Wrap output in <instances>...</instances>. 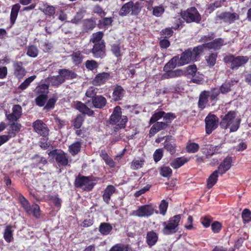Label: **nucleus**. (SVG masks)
Here are the masks:
<instances>
[{
  "mask_svg": "<svg viewBox=\"0 0 251 251\" xmlns=\"http://www.w3.org/2000/svg\"><path fill=\"white\" fill-rule=\"evenodd\" d=\"M201 49V47H199L198 46L194 47L193 49H188L185 50L181 53L180 57L178 56V66L187 64L191 61L193 62L197 61L202 53Z\"/></svg>",
  "mask_w": 251,
  "mask_h": 251,
  "instance_id": "f257e3e1",
  "label": "nucleus"
},
{
  "mask_svg": "<svg viewBox=\"0 0 251 251\" xmlns=\"http://www.w3.org/2000/svg\"><path fill=\"white\" fill-rule=\"evenodd\" d=\"M240 122L235 112L230 111L223 118L220 125L223 128H229L230 132H234L238 129Z\"/></svg>",
  "mask_w": 251,
  "mask_h": 251,
  "instance_id": "f03ea898",
  "label": "nucleus"
},
{
  "mask_svg": "<svg viewBox=\"0 0 251 251\" xmlns=\"http://www.w3.org/2000/svg\"><path fill=\"white\" fill-rule=\"evenodd\" d=\"M180 219V215H177L170 218L167 223L164 222L163 223L164 226L163 229V233L169 235L176 232L177 230V227Z\"/></svg>",
  "mask_w": 251,
  "mask_h": 251,
  "instance_id": "7ed1b4c3",
  "label": "nucleus"
},
{
  "mask_svg": "<svg viewBox=\"0 0 251 251\" xmlns=\"http://www.w3.org/2000/svg\"><path fill=\"white\" fill-rule=\"evenodd\" d=\"M121 113V107L116 106L110 117V123L116 125L120 128L125 127L127 120L126 117L122 116Z\"/></svg>",
  "mask_w": 251,
  "mask_h": 251,
  "instance_id": "20e7f679",
  "label": "nucleus"
},
{
  "mask_svg": "<svg viewBox=\"0 0 251 251\" xmlns=\"http://www.w3.org/2000/svg\"><path fill=\"white\" fill-rule=\"evenodd\" d=\"M249 60L247 56H238L234 57L233 55H227L224 58V61L226 63H231V68L237 69L239 67L246 64Z\"/></svg>",
  "mask_w": 251,
  "mask_h": 251,
  "instance_id": "39448f33",
  "label": "nucleus"
},
{
  "mask_svg": "<svg viewBox=\"0 0 251 251\" xmlns=\"http://www.w3.org/2000/svg\"><path fill=\"white\" fill-rule=\"evenodd\" d=\"M181 17L187 23H199L201 20V15L195 7H191L182 12Z\"/></svg>",
  "mask_w": 251,
  "mask_h": 251,
  "instance_id": "423d86ee",
  "label": "nucleus"
},
{
  "mask_svg": "<svg viewBox=\"0 0 251 251\" xmlns=\"http://www.w3.org/2000/svg\"><path fill=\"white\" fill-rule=\"evenodd\" d=\"M218 118L214 115H208L205 119V130L208 134H210L218 126Z\"/></svg>",
  "mask_w": 251,
  "mask_h": 251,
  "instance_id": "0eeeda50",
  "label": "nucleus"
},
{
  "mask_svg": "<svg viewBox=\"0 0 251 251\" xmlns=\"http://www.w3.org/2000/svg\"><path fill=\"white\" fill-rule=\"evenodd\" d=\"M154 213V208L151 205H145L140 206L137 210L133 211L132 214L139 217H149Z\"/></svg>",
  "mask_w": 251,
  "mask_h": 251,
  "instance_id": "6e6552de",
  "label": "nucleus"
},
{
  "mask_svg": "<svg viewBox=\"0 0 251 251\" xmlns=\"http://www.w3.org/2000/svg\"><path fill=\"white\" fill-rule=\"evenodd\" d=\"M239 19V15L236 13L223 12L217 14L215 20L216 21H223L224 22L231 23Z\"/></svg>",
  "mask_w": 251,
  "mask_h": 251,
  "instance_id": "1a4fd4ad",
  "label": "nucleus"
},
{
  "mask_svg": "<svg viewBox=\"0 0 251 251\" xmlns=\"http://www.w3.org/2000/svg\"><path fill=\"white\" fill-rule=\"evenodd\" d=\"M75 185L85 190H90L94 187V184L88 177L80 176L75 180Z\"/></svg>",
  "mask_w": 251,
  "mask_h": 251,
  "instance_id": "9d476101",
  "label": "nucleus"
},
{
  "mask_svg": "<svg viewBox=\"0 0 251 251\" xmlns=\"http://www.w3.org/2000/svg\"><path fill=\"white\" fill-rule=\"evenodd\" d=\"M49 155L55 157L57 163L61 165L65 166L68 164V159L67 154L62 151H50Z\"/></svg>",
  "mask_w": 251,
  "mask_h": 251,
  "instance_id": "9b49d317",
  "label": "nucleus"
},
{
  "mask_svg": "<svg viewBox=\"0 0 251 251\" xmlns=\"http://www.w3.org/2000/svg\"><path fill=\"white\" fill-rule=\"evenodd\" d=\"M224 45V40L221 38H218L214 40L213 42L205 43L202 45L199 46L201 47V53L205 49H214L215 50L220 49Z\"/></svg>",
  "mask_w": 251,
  "mask_h": 251,
  "instance_id": "f8f14e48",
  "label": "nucleus"
},
{
  "mask_svg": "<svg viewBox=\"0 0 251 251\" xmlns=\"http://www.w3.org/2000/svg\"><path fill=\"white\" fill-rule=\"evenodd\" d=\"M105 45L103 42L96 43L92 50V52L95 57L102 58L104 55Z\"/></svg>",
  "mask_w": 251,
  "mask_h": 251,
  "instance_id": "ddd939ff",
  "label": "nucleus"
},
{
  "mask_svg": "<svg viewBox=\"0 0 251 251\" xmlns=\"http://www.w3.org/2000/svg\"><path fill=\"white\" fill-rule=\"evenodd\" d=\"M33 127L35 131L42 135L46 136L48 134V130L46 125L40 120H37L33 124Z\"/></svg>",
  "mask_w": 251,
  "mask_h": 251,
  "instance_id": "4468645a",
  "label": "nucleus"
},
{
  "mask_svg": "<svg viewBox=\"0 0 251 251\" xmlns=\"http://www.w3.org/2000/svg\"><path fill=\"white\" fill-rule=\"evenodd\" d=\"M22 65V62H14L13 63L14 74L18 78H22L26 73V71Z\"/></svg>",
  "mask_w": 251,
  "mask_h": 251,
  "instance_id": "2eb2a0df",
  "label": "nucleus"
},
{
  "mask_svg": "<svg viewBox=\"0 0 251 251\" xmlns=\"http://www.w3.org/2000/svg\"><path fill=\"white\" fill-rule=\"evenodd\" d=\"M178 55L174 56L164 66V70L168 73L172 71L176 66H178Z\"/></svg>",
  "mask_w": 251,
  "mask_h": 251,
  "instance_id": "dca6fc26",
  "label": "nucleus"
},
{
  "mask_svg": "<svg viewBox=\"0 0 251 251\" xmlns=\"http://www.w3.org/2000/svg\"><path fill=\"white\" fill-rule=\"evenodd\" d=\"M116 189L113 185H108L104 190L102 198L103 201L108 203L111 196L115 192Z\"/></svg>",
  "mask_w": 251,
  "mask_h": 251,
  "instance_id": "f3484780",
  "label": "nucleus"
},
{
  "mask_svg": "<svg viewBox=\"0 0 251 251\" xmlns=\"http://www.w3.org/2000/svg\"><path fill=\"white\" fill-rule=\"evenodd\" d=\"M231 160L230 158H226L224 159L219 167L218 170H217L219 173V174L222 175L230 169L231 167Z\"/></svg>",
  "mask_w": 251,
  "mask_h": 251,
  "instance_id": "a211bd4d",
  "label": "nucleus"
},
{
  "mask_svg": "<svg viewBox=\"0 0 251 251\" xmlns=\"http://www.w3.org/2000/svg\"><path fill=\"white\" fill-rule=\"evenodd\" d=\"M208 93L206 91L202 92L199 97V107L201 109H203L208 102Z\"/></svg>",
  "mask_w": 251,
  "mask_h": 251,
  "instance_id": "6ab92c4d",
  "label": "nucleus"
},
{
  "mask_svg": "<svg viewBox=\"0 0 251 251\" xmlns=\"http://www.w3.org/2000/svg\"><path fill=\"white\" fill-rule=\"evenodd\" d=\"M106 103L105 98L101 96H97L93 99V104L96 108H101L105 106Z\"/></svg>",
  "mask_w": 251,
  "mask_h": 251,
  "instance_id": "aec40b11",
  "label": "nucleus"
},
{
  "mask_svg": "<svg viewBox=\"0 0 251 251\" xmlns=\"http://www.w3.org/2000/svg\"><path fill=\"white\" fill-rule=\"evenodd\" d=\"M20 8L21 6L19 3L15 4L12 7L10 19V23L12 25L15 23Z\"/></svg>",
  "mask_w": 251,
  "mask_h": 251,
  "instance_id": "412c9836",
  "label": "nucleus"
},
{
  "mask_svg": "<svg viewBox=\"0 0 251 251\" xmlns=\"http://www.w3.org/2000/svg\"><path fill=\"white\" fill-rule=\"evenodd\" d=\"M147 242L150 246L154 245L158 240V235L153 231L148 232L147 234Z\"/></svg>",
  "mask_w": 251,
  "mask_h": 251,
  "instance_id": "4be33fe9",
  "label": "nucleus"
},
{
  "mask_svg": "<svg viewBox=\"0 0 251 251\" xmlns=\"http://www.w3.org/2000/svg\"><path fill=\"white\" fill-rule=\"evenodd\" d=\"M75 107L76 109L79 110L80 112L87 114L88 115H92L93 113V111L87 107L84 104L81 102H77L75 103Z\"/></svg>",
  "mask_w": 251,
  "mask_h": 251,
  "instance_id": "5701e85b",
  "label": "nucleus"
},
{
  "mask_svg": "<svg viewBox=\"0 0 251 251\" xmlns=\"http://www.w3.org/2000/svg\"><path fill=\"white\" fill-rule=\"evenodd\" d=\"M167 124L165 123L157 122L151 127L150 134L154 135L159 131L165 128Z\"/></svg>",
  "mask_w": 251,
  "mask_h": 251,
  "instance_id": "b1692460",
  "label": "nucleus"
},
{
  "mask_svg": "<svg viewBox=\"0 0 251 251\" xmlns=\"http://www.w3.org/2000/svg\"><path fill=\"white\" fill-rule=\"evenodd\" d=\"M218 174H219L218 171L216 170L210 176L207 181V185L208 188H211L216 183Z\"/></svg>",
  "mask_w": 251,
  "mask_h": 251,
  "instance_id": "393cba45",
  "label": "nucleus"
},
{
  "mask_svg": "<svg viewBox=\"0 0 251 251\" xmlns=\"http://www.w3.org/2000/svg\"><path fill=\"white\" fill-rule=\"evenodd\" d=\"M188 161V159L184 157H178L175 159L171 163V166L174 169H177Z\"/></svg>",
  "mask_w": 251,
  "mask_h": 251,
  "instance_id": "a878e982",
  "label": "nucleus"
},
{
  "mask_svg": "<svg viewBox=\"0 0 251 251\" xmlns=\"http://www.w3.org/2000/svg\"><path fill=\"white\" fill-rule=\"evenodd\" d=\"M112 229V226L108 223H103L99 227V231L102 235H108Z\"/></svg>",
  "mask_w": 251,
  "mask_h": 251,
  "instance_id": "bb28decb",
  "label": "nucleus"
},
{
  "mask_svg": "<svg viewBox=\"0 0 251 251\" xmlns=\"http://www.w3.org/2000/svg\"><path fill=\"white\" fill-rule=\"evenodd\" d=\"M59 73L62 78H75L76 75L68 70H59Z\"/></svg>",
  "mask_w": 251,
  "mask_h": 251,
  "instance_id": "cd10ccee",
  "label": "nucleus"
},
{
  "mask_svg": "<svg viewBox=\"0 0 251 251\" xmlns=\"http://www.w3.org/2000/svg\"><path fill=\"white\" fill-rule=\"evenodd\" d=\"M29 211H26L28 214H32L36 218H39L40 216V207L37 204H33L30 206Z\"/></svg>",
  "mask_w": 251,
  "mask_h": 251,
  "instance_id": "c85d7f7f",
  "label": "nucleus"
},
{
  "mask_svg": "<svg viewBox=\"0 0 251 251\" xmlns=\"http://www.w3.org/2000/svg\"><path fill=\"white\" fill-rule=\"evenodd\" d=\"M131 8H132V1L125 4L121 8L119 15L122 16H126L131 11Z\"/></svg>",
  "mask_w": 251,
  "mask_h": 251,
  "instance_id": "c756f323",
  "label": "nucleus"
},
{
  "mask_svg": "<svg viewBox=\"0 0 251 251\" xmlns=\"http://www.w3.org/2000/svg\"><path fill=\"white\" fill-rule=\"evenodd\" d=\"M84 29L86 31L92 30L96 26L95 22L92 19H86L83 21Z\"/></svg>",
  "mask_w": 251,
  "mask_h": 251,
  "instance_id": "7c9ffc66",
  "label": "nucleus"
},
{
  "mask_svg": "<svg viewBox=\"0 0 251 251\" xmlns=\"http://www.w3.org/2000/svg\"><path fill=\"white\" fill-rule=\"evenodd\" d=\"M109 251H132V250L127 245L117 244L112 247Z\"/></svg>",
  "mask_w": 251,
  "mask_h": 251,
  "instance_id": "2f4dec72",
  "label": "nucleus"
},
{
  "mask_svg": "<svg viewBox=\"0 0 251 251\" xmlns=\"http://www.w3.org/2000/svg\"><path fill=\"white\" fill-rule=\"evenodd\" d=\"M13 231L11 226H7L4 232V238L5 241L7 242H10L13 239Z\"/></svg>",
  "mask_w": 251,
  "mask_h": 251,
  "instance_id": "473e14b6",
  "label": "nucleus"
},
{
  "mask_svg": "<svg viewBox=\"0 0 251 251\" xmlns=\"http://www.w3.org/2000/svg\"><path fill=\"white\" fill-rule=\"evenodd\" d=\"M113 97L115 100L121 99L124 95V90L121 86H117L113 92Z\"/></svg>",
  "mask_w": 251,
  "mask_h": 251,
  "instance_id": "72a5a7b5",
  "label": "nucleus"
},
{
  "mask_svg": "<svg viewBox=\"0 0 251 251\" xmlns=\"http://www.w3.org/2000/svg\"><path fill=\"white\" fill-rule=\"evenodd\" d=\"M199 149V146L198 144L194 142H189L186 146V151L189 153H195L197 152Z\"/></svg>",
  "mask_w": 251,
  "mask_h": 251,
  "instance_id": "f704fd0d",
  "label": "nucleus"
},
{
  "mask_svg": "<svg viewBox=\"0 0 251 251\" xmlns=\"http://www.w3.org/2000/svg\"><path fill=\"white\" fill-rule=\"evenodd\" d=\"M21 128V125L19 123L11 124L10 126L11 131L8 132V134L11 137L14 136L16 133L20 130Z\"/></svg>",
  "mask_w": 251,
  "mask_h": 251,
  "instance_id": "c9c22d12",
  "label": "nucleus"
},
{
  "mask_svg": "<svg viewBox=\"0 0 251 251\" xmlns=\"http://www.w3.org/2000/svg\"><path fill=\"white\" fill-rule=\"evenodd\" d=\"M80 150V143L76 142L69 147V151L73 155L76 154Z\"/></svg>",
  "mask_w": 251,
  "mask_h": 251,
  "instance_id": "e433bc0d",
  "label": "nucleus"
},
{
  "mask_svg": "<svg viewBox=\"0 0 251 251\" xmlns=\"http://www.w3.org/2000/svg\"><path fill=\"white\" fill-rule=\"evenodd\" d=\"M217 55L216 53H210L209 55L205 56V60L209 66H213L216 63Z\"/></svg>",
  "mask_w": 251,
  "mask_h": 251,
  "instance_id": "4c0bfd02",
  "label": "nucleus"
},
{
  "mask_svg": "<svg viewBox=\"0 0 251 251\" xmlns=\"http://www.w3.org/2000/svg\"><path fill=\"white\" fill-rule=\"evenodd\" d=\"M47 98L48 97L46 94H38L35 100L37 105L40 107L43 106L47 101Z\"/></svg>",
  "mask_w": 251,
  "mask_h": 251,
  "instance_id": "58836bf2",
  "label": "nucleus"
},
{
  "mask_svg": "<svg viewBox=\"0 0 251 251\" xmlns=\"http://www.w3.org/2000/svg\"><path fill=\"white\" fill-rule=\"evenodd\" d=\"M85 12V11L83 10H80L79 11H78L76 13V15L74 17V18L72 19L71 22L73 24H78L83 18V15Z\"/></svg>",
  "mask_w": 251,
  "mask_h": 251,
  "instance_id": "ea45409f",
  "label": "nucleus"
},
{
  "mask_svg": "<svg viewBox=\"0 0 251 251\" xmlns=\"http://www.w3.org/2000/svg\"><path fill=\"white\" fill-rule=\"evenodd\" d=\"M26 53L30 57H35L38 54V49L35 46H30L27 48Z\"/></svg>",
  "mask_w": 251,
  "mask_h": 251,
  "instance_id": "a19ab883",
  "label": "nucleus"
},
{
  "mask_svg": "<svg viewBox=\"0 0 251 251\" xmlns=\"http://www.w3.org/2000/svg\"><path fill=\"white\" fill-rule=\"evenodd\" d=\"M49 85L43 84L39 85L36 89V92L38 94H46L48 93Z\"/></svg>",
  "mask_w": 251,
  "mask_h": 251,
  "instance_id": "79ce46f5",
  "label": "nucleus"
},
{
  "mask_svg": "<svg viewBox=\"0 0 251 251\" xmlns=\"http://www.w3.org/2000/svg\"><path fill=\"white\" fill-rule=\"evenodd\" d=\"M98 63L95 60H87L85 62L86 68L91 71H93L98 67Z\"/></svg>",
  "mask_w": 251,
  "mask_h": 251,
  "instance_id": "37998d69",
  "label": "nucleus"
},
{
  "mask_svg": "<svg viewBox=\"0 0 251 251\" xmlns=\"http://www.w3.org/2000/svg\"><path fill=\"white\" fill-rule=\"evenodd\" d=\"M251 212L248 209H245L242 214V217L244 223H249L251 221Z\"/></svg>",
  "mask_w": 251,
  "mask_h": 251,
  "instance_id": "c03bdc74",
  "label": "nucleus"
},
{
  "mask_svg": "<svg viewBox=\"0 0 251 251\" xmlns=\"http://www.w3.org/2000/svg\"><path fill=\"white\" fill-rule=\"evenodd\" d=\"M83 56L79 52H76L73 54L72 59L75 65L79 64L82 61Z\"/></svg>",
  "mask_w": 251,
  "mask_h": 251,
  "instance_id": "a18cd8bd",
  "label": "nucleus"
},
{
  "mask_svg": "<svg viewBox=\"0 0 251 251\" xmlns=\"http://www.w3.org/2000/svg\"><path fill=\"white\" fill-rule=\"evenodd\" d=\"M20 203L25 211H29L30 205L27 200L23 196L19 198Z\"/></svg>",
  "mask_w": 251,
  "mask_h": 251,
  "instance_id": "49530a36",
  "label": "nucleus"
},
{
  "mask_svg": "<svg viewBox=\"0 0 251 251\" xmlns=\"http://www.w3.org/2000/svg\"><path fill=\"white\" fill-rule=\"evenodd\" d=\"M197 72V67L196 65L189 66L185 72H183L184 73L186 74L185 76L190 75V76L194 77ZM188 77V76H187Z\"/></svg>",
  "mask_w": 251,
  "mask_h": 251,
  "instance_id": "de8ad7c7",
  "label": "nucleus"
},
{
  "mask_svg": "<svg viewBox=\"0 0 251 251\" xmlns=\"http://www.w3.org/2000/svg\"><path fill=\"white\" fill-rule=\"evenodd\" d=\"M183 74V71L179 69L170 71L167 73V75L170 77H176L181 76Z\"/></svg>",
  "mask_w": 251,
  "mask_h": 251,
  "instance_id": "09e8293b",
  "label": "nucleus"
},
{
  "mask_svg": "<svg viewBox=\"0 0 251 251\" xmlns=\"http://www.w3.org/2000/svg\"><path fill=\"white\" fill-rule=\"evenodd\" d=\"M141 160H134L131 164V168L133 170H137L142 167L144 163Z\"/></svg>",
  "mask_w": 251,
  "mask_h": 251,
  "instance_id": "8fccbe9b",
  "label": "nucleus"
},
{
  "mask_svg": "<svg viewBox=\"0 0 251 251\" xmlns=\"http://www.w3.org/2000/svg\"><path fill=\"white\" fill-rule=\"evenodd\" d=\"M103 33L102 32H98L95 33H94L92 36V38L91 39L90 41L93 43H99L103 36Z\"/></svg>",
  "mask_w": 251,
  "mask_h": 251,
  "instance_id": "3c124183",
  "label": "nucleus"
},
{
  "mask_svg": "<svg viewBox=\"0 0 251 251\" xmlns=\"http://www.w3.org/2000/svg\"><path fill=\"white\" fill-rule=\"evenodd\" d=\"M165 112L163 111H159L158 112L154 113L151 118V123H153L158 121V120L162 118Z\"/></svg>",
  "mask_w": 251,
  "mask_h": 251,
  "instance_id": "603ef678",
  "label": "nucleus"
},
{
  "mask_svg": "<svg viewBox=\"0 0 251 251\" xmlns=\"http://www.w3.org/2000/svg\"><path fill=\"white\" fill-rule=\"evenodd\" d=\"M114 73L103 72L98 74L95 78H108L114 77Z\"/></svg>",
  "mask_w": 251,
  "mask_h": 251,
  "instance_id": "864d4df0",
  "label": "nucleus"
},
{
  "mask_svg": "<svg viewBox=\"0 0 251 251\" xmlns=\"http://www.w3.org/2000/svg\"><path fill=\"white\" fill-rule=\"evenodd\" d=\"M55 7L53 6L48 5L44 8L43 12L49 16H53L55 14Z\"/></svg>",
  "mask_w": 251,
  "mask_h": 251,
  "instance_id": "5fc2aeb1",
  "label": "nucleus"
},
{
  "mask_svg": "<svg viewBox=\"0 0 251 251\" xmlns=\"http://www.w3.org/2000/svg\"><path fill=\"white\" fill-rule=\"evenodd\" d=\"M172 170L169 167H163L160 171V175L164 177H168L171 175Z\"/></svg>",
  "mask_w": 251,
  "mask_h": 251,
  "instance_id": "6e6d98bb",
  "label": "nucleus"
},
{
  "mask_svg": "<svg viewBox=\"0 0 251 251\" xmlns=\"http://www.w3.org/2000/svg\"><path fill=\"white\" fill-rule=\"evenodd\" d=\"M164 12V8L162 6H155L153 9V14L156 17H160Z\"/></svg>",
  "mask_w": 251,
  "mask_h": 251,
  "instance_id": "4d7b16f0",
  "label": "nucleus"
},
{
  "mask_svg": "<svg viewBox=\"0 0 251 251\" xmlns=\"http://www.w3.org/2000/svg\"><path fill=\"white\" fill-rule=\"evenodd\" d=\"M141 6L140 4L136 2L135 4L132 1V8H131V14L132 15H137L141 11Z\"/></svg>",
  "mask_w": 251,
  "mask_h": 251,
  "instance_id": "13d9d810",
  "label": "nucleus"
},
{
  "mask_svg": "<svg viewBox=\"0 0 251 251\" xmlns=\"http://www.w3.org/2000/svg\"><path fill=\"white\" fill-rule=\"evenodd\" d=\"M221 228L222 224L217 221L213 222L211 225V229L214 233L219 232Z\"/></svg>",
  "mask_w": 251,
  "mask_h": 251,
  "instance_id": "bf43d9fd",
  "label": "nucleus"
},
{
  "mask_svg": "<svg viewBox=\"0 0 251 251\" xmlns=\"http://www.w3.org/2000/svg\"><path fill=\"white\" fill-rule=\"evenodd\" d=\"M165 149L169 151L171 154L175 152V145L172 143L166 142L164 145Z\"/></svg>",
  "mask_w": 251,
  "mask_h": 251,
  "instance_id": "052dcab7",
  "label": "nucleus"
},
{
  "mask_svg": "<svg viewBox=\"0 0 251 251\" xmlns=\"http://www.w3.org/2000/svg\"><path fill=\"white\" fill-rule=\"evenodd\" d=\"M167 207L168 203L163 200L159 205L160 212L162 215H164L165 214Z\"/></svg>",
  "mask_w": 251,
  "mask_h": 251,
  "instance_id": "680f3d73",
  "label": "nucleus"
},
{
  "mask_svg": "<svg viewBox=\"0 0 251 251\" xmlns=\"http://www.w3.org/2000/svg\"><path fill=\"white\" fill-rule=\"evenodd\" d=\"M163 155V151L162 149H158L156 150L153 154L154 159L155 162L159 161Z\"/></svg>",
  "mask_w": 251,
  "mask_h": 251,
  "instance_id": "e2e57ef3",
  "label": "nucleus"
},
{
  "mask_svg": "<svg viewBox=\"0 0 251 251\" xmlns=\"http://www.w3.org/2000/svg\"><path fill=\"white\" fill-rule=\"evenodd\" d=\"M207 92H208L209 94L208 97H209L212 100H216V98L219 94V91L216 89H213L210 91H207Z\"/></svg>",
  "mask_w": 251,
  "mask_h": 251,
  "instance_id": "0e129e2a",
  "label": "nucleus"
},
{
  "mask_svg": "<svg viewBox=\"0 0 251 251\" xmlns=\"http://www.w3.org/2000/svg\"><path fill=\"white\" fill-rule=\"evenodd\" d=\"M12 112L17 117L20 118L22 113V107L19 105H15L12 108Z\"/></svg>",
  "mask_w": 251,
  "mask_h": 251,
  "instance_id": "69168bd1",
  "label": "nucleus"
},
{
  "mask_svg": "<svg viewBox=\"0 0 251 251\" xmlns=\"http://www.w3.org/2000/svg\"><path fill=\"white\" fill-rule=\"evenodd\" d=\"M111 50L117 57L120 56L121 55V50L119 45L116 44L112 45Z\"/></svg>",
  "mask_w": 251,
  "mask_h": 251,
  "instance_id": "338daca9",
  "label": "nucleus"
},
{
  "mask_svg": "<svg viewBox=\"0 0 251 251\" xmlns=\"http://www.w3.org/2000/svg\"><path fill=\"white\" fill-rule=\"evenodd\" d=\"M161 34L164 36L165 38H167L171 37L173 34V31L169 28L163 29L161 32Z\"/></svg>",
  "mask_w": 251,
  "mask_h": 251,
  "instance_id": "774afa93",
  "label": "nucleus"
}]
</instances>
